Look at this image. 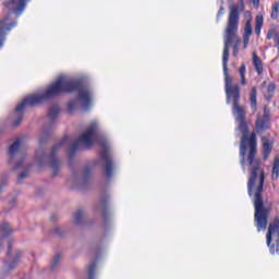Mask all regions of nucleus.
<instances>
[{"instance_id":"39448f33","label":"nucleus","mask_w":279,"mask_h":279,"mask_svg":"<svg viewBox=\"0 0 279 279\" xmlns=\"http://www.w3.org/2000/svg\"><path fill=\"white\" fill-rule=\"evenodd\" d=\"M95 141H99L97 135V122H92L87 129L80 135V137L71 145L69 156L81 149V147H90Z\"/></svg>"},{"instance_id":"f257e3e1","label":"nucleus","mask_w":279,"mask_h":279,"mask_svg":"<svg viewBox=\"0 0 279 279\" xmlns=\"http://www.w3.org/2000/svg\"><path fill=\"white\" fill-rule=\"evenodd\" d=\"M239 28V7L231 5L229 21L227 24L226 35H225V48L222 53V66L225 74V84H226V93H227V102L233 104V114L239 123L240 132H243V136L241 140L240 154L241 156H245V149L247 145V125L243 121L245 117V110L243 107L239 106V99L241 98V89L239 85L233 84L232 77L228 75V60L230 58V46L233 45V56L236 57L239 53V47L241 45V39L236 37V29Z\"/></svg>"},{"instance_id":"20e7f679","label":"nucleus","mask_w":279,"mask_h":279,"mask_svg":"<svg viewBox=\"0 0 279 279\" xmlns=\"http://www.w3.org/2000/svg\"><path fill=\"white\" fill-rule=\"evenodd\" d=\"M9 160L14 165V169H24L19 175V182L29 178V165L25 161V153H23V138H17L9 148Z\"/></svg>"},{"instance_id":"4468645a","label":"nucleus","mask_w":279,"mask_h":279,"mask_svg":"<svg viewBox=\"0 0 279 279\" xmlns=\"http://www.w3.org/2000/svg\"><path fill=\"white\" fill-rule=\"evenodd\" d=\"M272 180H278L279 178V157L276 156L272 165V172H271Z\"/></svg>"},{"instance_id":"f03ea898","label":"nucleus","mask_w":279,"mask_h":279,"mask_svg":"<svg viewBox=\"0 0 279 279\" xmlns=\"http://www.w3.org/2000/svg\"><path fill=\"white\" fill-rule=\"evenodd\" d=\"M73 90H78V99L71 100L69 104V110L73 112V110H77V108H88L90 104H93V94L87 90L85 87H82L80 81L73 80L66 75H61L57 78L54 83H52L44 93L31 95L17 105L15 108V114H17V119L14 122V125H19L21 121H23V110L27 108V106H36V104H43V101H47L50 97L56 95H60L61 93H73Z\"/></svg>"},{"instance_id":"412c9836","label":"nucleus","mask_w":279,"mask_h":279,"mask_svg":"<svg viewBox=\"0 0 279 279\" xmlns=\"http://www.w3.org/2000/svg\"><path fill=\"white\" fill-rule=\"evenodd\" d=\"M263 145H264V153L265 154H270L271 151V142H269L267 138L263 137Z\"/></svg>"},{"instance_id":"7c9ffc66","label":"nucleus","mask_w":279,"mask_h":279,"mask_svg":"<svg viewBox=\"0 0 279 279\" xmlns=\"http://www.w3.org/2000/svg\"><path fill=\"white\" fill-rule=\"evenodd\" d=\"M254 5L258 7V3H260V0H253Z\"/></svg>"},{"instance_id":"b1692460","label":"nucleus","mask_w":279,"mask_h":279,"mask_svg":"<svg viewBox=\"0 0 279 279\" xmlns=\"http://www.w3.org/2000/svg\"><path fill=\"white\" fill-rule=\"evenodd\" d=\"M97 265L95 263H92L88 268H87V276L88 278H93V275L95 274V269H96Z\"/></svg>"},{"instance_id":"aec40b11","label":"nucleus","mask_w":279,"mask_h":279,"mask_svg":"<svg viewBox=\"0 0 279 279\" xmlns=\"http://www.w3.org/2000/svg\"><path fill=\"white\" fill-rule=\"evenodd\" d=\"M250 99H251V108L255 112V110H256V87L252 88Z\"/></svg>"},{"instance_id":"f8f14e48","label":"nucleus","mask_w":279,"mask_h":279,"mask_svg":"<svg viewBox=\"0 0 279 279\" xmlns=\"http://www.w3.org/2000/svg\"><path fill=\"white\" fill-rule=\"evenodd\" d=\"M60 147H62V143L54 145L50 154L48 167H50L52 171H58V169H60V161L56 159V154H58V151L60 150Z\"/></svg>"},{"instance_id":"473e14b6","label":"nucleus","mask_w":279,"mask_h":279,"mask_svg":"<svg viewBox=\"0 0 279 279\" xmlns=\"http://www.w3.org/2000/svg\"><path fill=\"white\" fill-rule=\"evenodd\" d=\"M218 14H223V8L220 9Z\"/></svg>"},{"instance_id":"7ed1b4c3","label":"nucleus","mask_w":279,"mask_h":279,"mask_svg":"<svg viewBox=\"0 0 279 279\" xmlns=\"http://www.w3.org/2000/svg\"><path fill=\"white\" fill-rule=\"evenodd\" d=\"M250 154L245 161L242 159V167L246 165L251 167V173L248 179V195L254 198L255 206V222L258 232L266 230L267 217H269V209L265 207L263 203V184H265V171L260 168V161L255 159L256 156V134L252 133L250 140Z\"/></svg>"},{"instance_id":"6e6552de","label":"nucleus","mask_w":279,"mask_h":279,"mask_svg":"<svg viewBox=\"0 0 279 279\" xmlns=\"http://www.w3.org/2000/svg\"><path fill=\"white\" fill-rule=\"evenodd\" d=\"M101 148H102V166L105 168V173L108 178L112 175V159L110 158V155L108 154V142H99Z\"/></svg>"},{"instance_id":"c756f323","label":"nucleus","mask_w":279,"mask_h":279,"mask_svg":"<svg viewBox=\"0 0 279 279\" xmlns=\"http://www.w3.org/2000/svg\"><path fill=\"white\" fill-rule=\"evenodd\" d=\"M36 159L38 160L39 165H43V160H45V157H43V158L38 157V153H37Z\"/></svg>"},{"instance_id":"4be33fe9","label":"nucleus","mask_w":279,"mask_h":279,"mask_svg":"<svg viewBox=\"0 0 279 279\" xmlns=\"http://www.w3.org/2000/svg\"><path fill=\"white\" fill-rule=\"evenodd\" d=\"M60 260H62V255L56 254L51 260V268L56 269V267H58V265H60Z\"/></svg>"},{"instance_id":"1a4fd4ad","label":"nucleus","mask_w":279,"mask_h":279,"mask_svg":"<svg viewBox=\"0 0 279 279\" xmlns=\"http://www.w3.org/2000/svg\"><path fill=\"white\" fill-rule=\"evenodd\" d=\"M269 129V111L267 109L264 110V116H258L255 131L260 134V132H265V130Z\"/></svg>"},{"instance_id":"cd10ccee","label":"nucleus","mask_w":279,"mask_h":279,"mask_svg":"<svg viewBox=\"0 0 279 279\" xmlns=\"http://www.w3.org/2000/svg\"><path fill=\"white\" fill-rule=\"evenodd\" d=\"M250 36L251 35H244V48H247V45H250Z\"/></svg>"},{"instance_id":"f3484780","label":"nucleus","mask_w":279,"mask_h":279,"mask_svg":"<svg viewBox=\"0 0 279 279\" xmlns=\"http://www.w3.org/2000/svg\"><path fill=\"white\" fill-rule=\"evenodd\" d=\"M255 34H257V36L260 35V29L263 28V23H264V19L262 14H258L255 19Z\"/></svg>"},{"instance_id":"9d476101","label":"nucleus","mask_w":279,"mask_h":279,"mask_svg":"<svg viewBox=\"0 0 279 279\" xmlns=\"http://www.w3.org/2000/svg\"><path fill=\"white\" fill-rule=\"evenodd\" d=\"M4 5L14 14H21L25 10V0H5Z\"/></svg>"},{"instance_id":"5701e85b","label":"nucleus","mask_w":279,"mask_h":279,"mask_svg":"<svg viewBox=\"0 0 279 279\" xmlns=\"http://www.w3.org/2000/svg\"><path fill=\"white\" fill-rule=\"evenodd\" d=\"M244 36H252V19L247 20L244 26Z\"/></svg>"},{"instance_id":"bb28decb","label":"nucleus","mask_w":279,"mask_h":279,"mask_svg":"<svg viewBox=\"0 0 279 279\" xmlns=\"http://www.w3.org/2000/svg\"><path fill=\"white\" fill-rule=\"evenodd\" d=\"M0 234H2L3 236L8 234V225H3L0 227Z\"/></svg>"},{"instance_id":"6ab92c4d","label":"nucleus","mask_w":279,"mask_h":279,"mask_svg":"<svg viewBox=\"0 0 279 279\" xmlns=\"http://www.w3.org/2000/svg\"><path fill=\"white\" fill-rule=\"evenodd\" d=\"M278 16H279V2H275L271 8L270 19L276 21V19H278Z\"/></svg>"},{"instance_id":"c85d7f7f","label":"nucleus","mask_w":279,"mask_h":279,"mask_svg":"<svg viewBox=\"0 0 279 279\" xmlns=\"http://www.w3.org/2000/svg\"><path fill=\"white\" fill-rule=\"evenodd\" d=\"M274 90H276V85L271 83L270 85H268V93H274Z\"/></svg>"},{"instance_id":"393cba45","label":"nucleus","mask_w":279,"mask_h":279,"mask_svg":"<svg viewBox=\"0 0 279 279\" xmlns=\"http://www.w3.org/2000/svg\"><path fill=\"white\" fill-rule=\"evenodd\" d=\"M59 112H60V110L58 109V107H52L49 110V117H51V119H56L58 117Z\"/></svg>"},{"instance_id":"2f4dec72","label":"nucleus","mask_w":279,"mask_h":279,"mask_svg":"<svg viewBox=\"0 0 279 279\" xmlns=\"http://www.w3.org/2000/svg\"><path fill=\"white\" fill-rule=\"evenodd\" d=\"M241 3V10H243V0H240Z\"/></svg>"},{"instance_id":"ddd939ff","label":"nucleus","mask_w":279,"mask_h":279,"mask_svg":"<svg viewBox=\"0 0 279 279\" xmlns=\"http://www.w3.org/2000/svg\"><path fill=\"white\" fill-rule=\"evenodd\" d=\"M90 180V168L85 167L81 171H78L75 175V183L76 184H86Z\"/></svg>"},{"instance_id":"2eb2a0df","label":"nucleus","mask_w":279,"mask_h":279,"mask_svg":"<svg viewBox=\"0 0 279 279\" xmlns=\"http://www.w3.org/2000/svg\"><path fill=\"white\" fill-rule=\"evenodd\" d=\"M253 64L255 66V71H257L258 73H263V62L255 52L253 53Z\"/></svg>"},{"instance_id":"a878e982","label":"nucleus","mask_w":279,"mask_h":279,"mask_svg":"<svg viewBox=\"0 0 279 279\" xmlns=\"http://www.w3.org/2000/svg\"><path fill=\"white\" fill-rule=\"evenodd\" d=\"M277 34H278V33H276L275 29H270V31L268 32V34H267V40H271V38H274V40H275Z\"/></svg>"},{"instance_id":"0eeeda50","label":"nucleus","mask_w":279,"mask_h":279,"mask_svg":"<svg viewBox=\"0 0 279 279\" xmlns=\"http://www.w3.org/2000/svg\"><path fill=\"white\" fill-rule=\"evenodd\" d=\"M9 13L0 21V49L3 47V40H5V35L10 33L13 27H16V22H12Z\"/></svg>"},{"instance_id":"a211bd4d","label":"nucleus","mask_w":279,"mask_h":279,"mask_svg":"<svg viewBox=\"0 0 279 279\" xmlns=\"http://www.w3.org/2000/svg\"><path fill=\"white\" fill-rule=\"evenodd\" d=\"M245 64H242L239 69V74H240V78H241V85L245 86L247 84V80L245 78Z\"/></svg>"},{"instance_id":"dca6fc26","label":"nucleus","mask_w":279,"mask_h":279,"mask_svg":"<svg viewBox=\"0 0 279 279\" xmlns=\"http://www.w3.org/2000/svg\"><path fill=\"white\" fill-rule=\"evenodd\" d=\"M84 221V211L83 210H77L73 215V223L74 226H80Z\"/></svg>"},{"instance_id":"9b49d317","label":"nucleus","mask_w":279,"mask_h":279,"mask_svg":"<svg viewBox=\"0 0 279 279\" xmlns=\"http://www.w3.org/2000/svg\"><path fill=\"white\" fill-rule=\"evenodd\" d=\"M279 220L275 219V221L269 226L268 233L266 235L267 245H271V239H276L277 243H279Z\"/></svg>"},{"instance_id":"423d86ee","label":"nucleus","mask_w":279,"mask_h":279,"mask_svg":"<svg viewBox=\"0 0 279 279\" xmlns=\"http://www.w3.org/2000/svg\"><path fill=\"white\" fill-rule=\"evenodd\" d=\"M21 256H23V252L21 251H13L9 246L8 256L4 260L3 268L1 274H10V271H14L15 267H19V260H21Z\"/></svg>"}]
</instances>
